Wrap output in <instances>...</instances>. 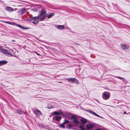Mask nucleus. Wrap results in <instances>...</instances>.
I'll return each mask as SVG.
<instances>
[{
  "mask_svg": "<svg viewBox=\"0 0 130 130\" xmlns=\"http://www.w3.org/2000/svg\"><path fill=\"white\" fill-rule=\"evenodd\" d=\"M27 20L28 21H30L31 20H33V19L32 17L28 18L27 19Z\"/></svg>",
  "mask_w": 130,
  "mask_h": 130,
  "instance_id": "a878e982",
  "label": "nucleus"
},
{
  "mask_svg": "<svg viewBox=\"0 0 130 130\" xmlns=\"http://www.w3.org/2000/svg\"><path fill=\"white\" fill-rule=\"evenodd\" d=\"M41 114V112L39 110H37L36 111L35 115L37 116H39Z\"/></svg>",
  "mask_w": 130,
  "mask_h": 130,
  "instance_id": "ddd939ff",
  "label": "nucleus"
},
{
  "mask_svg": "<svg viewBox=\"0 0 130 130\" xmlns=\"http://www.w3.org/2000/svg\"><path fill=\"white\" fill-rule=\"evenodd\" d=\"M7 63V61L4 60L0 61V66L6 64Z\"/></svg>",
  "mask_w": 130,
  "mask_h": 130,
  "instance_id": "9b49d317",
  "label": "nucleus"
},
{
  "mask_svg": "<svg viewBox=\"0 0 130 130\" xmlns=\"http://www.w3.org/2000/svg\"><path fill=\"white\" fill-rule=\"evenodd\" d=\"M87 111L88 112H89L92 113V114L96 116L97 117H100L101 118H102V117H100L99 115H98L97 114H96V113H95L93 111L89 110H87Z\"/></svg>",
  "mask_w": 130,
  "mask_h": 130,
  "instance_id": "1a4fd4ad",
  "label": "nucleus"
},
{
  "mask_svg": "<svg viewBox=\"0 0 130 130\" xmlns=\"http://www.w3.org/2000/svg\"><path fill=\"white\" fill-rule=\"evenodd\" d=\"M121 46L122 48L125 50L127 49L129 47L128 45L124 44H121Z\"/></svg>",
  "mask_w": 130,
  "mask_h": 130,
  "instance_id": "0eeeda50",
  "label": "nucleus"
},
{
  "mask_svg": "<svg viewBox=\"0 0 130 130\" xmlns=\"http://www.w3.org/2000/svg\"><path fill=\"white\" fill-rule=\"evenodd\" d=\"M46 11L44 9H42L39 12V15L38 16L39 17L43 15L42 18L39 19V21H43L44 20L47 16L45 15L46 14Z\"/></svg>",
  "mask_w": 130,
  "mask_h": 130,
  "instance_id": "f257e3e1",
  "label": "nucleus"
},
{
  "mask_svg": "<svg viewBox=\"0 0 130 130\" xmlns=\"http://www.w3.org/2000/svg\"><path fill=\"white\" fill-rule=\"evenodd\" d=\"M71 119L72 120V122L76 125L79 124L80 123L78 121L77 117L75 116H71Z\"/></svg>",
  "mask_w": 130,
  "mask_h": 130,
  "instance_id": "7ed1b4c3",
  "label": "nucleus"
},
{
  "mask_svg": "<svg viewBox=\"0 0 130 130\" xmlns=\"http://www.w3.org/2000/svg\"><path fill=\"white\" fill-rule=\"evenodd\" d=\"M68 80L69 82L71 83H75L77 84H78L79 83L78 81L76 79L74 78H69L68 79Z\"/></svg>",
  "mask_w": 130,
  "mask_h": 130,
  "instance_id": "39448f33",
  "label": "nucleus"
},
{
  "mask_svg": "<svg viewBox=\"0 0 130 130\" xmlns=\"http://www.w3.org/2000/svg\"><path fill=\"white\" fill-rule=\"evenodd\" d=\"M2 48L3 47L0 46V52H2L3 53L7 55H10L11 56H12V54L10 53L9 51L6 50L5 49L3 48Z\"/></svg>",
  "mask_w": 130,
  "mask_h": 130,
  "instance_id": "f03ea898",
  "label": "nucleus"
},
{
  "mask_svg": "<svg viewBox=\"0 0 130 130\" xmlns=\"http://www.w3.org/2000/svg\"><path fill=\"white\" fill-rule=\"evenodd\" d=\"M118 78H119V79H124V78H122V77H119V76H118Z\"/></svg>",
  "mask_w": 130,
  "mask_h": 130,
  "instance_id": "cd10ccee",
  "label": "nucleus"
},
{
  "mask_svg": "<svg viewBox=\"0 0 130 130\" xmlns=\"http://www.w3.org/2000/svg\"><path fill=\"white\" fill-rule=\"evenodd\" d=\"M12 41L13 42H15V40H12Z\"/></svg>",
  "mask_w": 130,
  "mask_h": 130,
  "instance_id": "7c9ffc66",
  "label": "nucleus"
},
{
  "mask_svg": "<svg viewBox=\"0 0 130 130\" xmlns=\"http://www.w3.org/2000/svg\"><path fill=\"white\" fill-rule=\"evenodd\" d=\"M55 27L60 30L64 29V27L63 25H56L55 26Z\"/></svg>",
  "mask_w": 130,
  "mask_h": 130,
  "instance_id": "6e6552de",
  "label": "nucleus"
},
{
  "mask_svg": "<svg viewBox=\"0 0 130 130\" xmlns=\"http://www.w3.org/2000/svg\"><path fill=\"white\" fill-rule=\"evenodd\" d=\"M59 83H61V82H59Z\"/></svg>",
  "mask_w": 130,
  "mask_h": 130,
  "instance_id": "473e14b6",
  "label": "nucleus"
},
{
  "mask_svg": "<svg viewBox=\"0 0 130 130\" xmlns=\"http://www.w3.org/2000/svg\"><path fill=\"white\" fill-rule=\"evenodd\" d=\"M110 95V93L108 92H105L102 94V97L104 99L106 100L109 98Z\"/></svg>",
  "mask_w": 130,
  "mask_h": 130,
  "instance_id": "20e7f679",
  "label": "nucleus"
},
{
  "mask_svg": "<svg viewBox=\"0 0 130 130\" xmlns=\"http://www.w3.org/2000/svg\"><path fill=\"white\" fill-rule=\"evenodd\" d=\"M94 127V125L93 124H88L86 126V128L88 130H90L92 129Z\"/></svg>",
  "mask_w": 130,
  "mask_h": 130,
  "instance_id": "423d86ee",
  "label": "nucleus"
},
{
  "mask_svg": "<svg viewBox=\"0 0 130 130\" xmlns=\"http://www.w3.org/2000/svg\"><path fill=\"white\" fill-rule=\"evenodd\" d=\"M70 125V124H69V126Z\"/></svg>",
  "mask_w": 130,
  "mask_h": 130,
  "instance_id": "72a5a7b5",
  "label": "nucleus"
},
{
  "mask_svg": "<svg viewBox=\"0 0 130 130\" xmlns=\"http://www.w3.org/2000/svg\"><path fill=\"white\" fill-rule=\"evenodd\" d=\"M16 26L17 27H18L20 28H22L23 29H29V28H26L23 27L21 26V25L20 24H16Z\"/></svg>",
  "mask_w": 130,
  "mask_h": 130,
  "instance_id": "2eb2a0df",
  "label": "nucleus"
},
{
  "mask_svg": "<svg viewBox=\"0 0 130 130\" xmlns=\"http://www.w3.org/2000/svg\"><path fill=\"white\" fill-rule=\"evenodd\" d=\"M79 128L81 130H86V129L82 125H80Z\"/></svg>",
  "mask_w": 130,
  "mask_h": 130,
  "instance_id": "4be33fe9",
  "label": "nucleus"
},
{
  "mask_svg": "<svg viewBox=\"0 0 130 130\" xmlns=\"http://www.w3.org/2000/svg\"><path fill=\"white\" fill-rule=\"evenodd\" d=\"M55 14L54 13H51L50 14L47 15V17L48 18H50L54 15Z\"/></svg>",
  "mask_w": 130,
  "mask_h": 130,
  "instance_id": "dca6fc26",
  "label": "nucleus"
},
{
  "mask_svg": "<svg viewBox=\"0 0 130 130\" xmlns=\"http://www.w3.org/2000/svg\"><path fill=\"white\" fill-rule=\"evenodd\" d=\"M39 21L37 20H36L32 22L34 24H37L38 23Z\"/></svg>",
  "mask_w": 130,
  "mask_h": 130,
  "instance_id": "5701e85b",
  "label": "nucleus"
},
{
  "mask_svg": "<svg viewBox=\"0 0 130 130\" xmlns=\"http://www.w3.org/2000/svg\"><path fill=\"white\" fill-rule=\"evenodd\" d=\"M6 9L7 10H9V12H10V11H13V9L12 8L9 7H7Z\"/></svg>",
  "mask_w": 130,
  "mask_h": 130,
  "instance_id": "6ab92c4d",
  "label": "nucleus"
},
{
  "mask_svg": "<svg viewBox=\"0 0 130 130\" xmlns=\"http://www.w3.org/2000/svg\"><path fill=\"white\" fill-rule=\"evenodd\" d=\"M31 10L33 11L36 12L37 11V9L36 8H33L31 9Z\"/></svg>",
  "mask_w": 130,
  "mask_h": 130,
  "instance_id": "393cba45",
  "label": "nucleus"
},
{
  "mask_svg": "<svg viewBox=\"0 0 130 130\" xmlns=\"http://www.w3.org/2000/svg\"><path fill=\"white\" fill-rule=\"evenodd\" d=\"M62 113V111H60L58 112L55 111L53 112V113L55 114V115H61V113Z\"/></svg>",
  "mask_w": 130,
  "mask_h": 130,
  "instance_id": "f8f14e48",
  "label": "nucleus"
},
{
  "mask_svg": "<svg viewBox=\"0 0 130 130\" xmlns=\"http://www.w3.org/2000/svg\"><path fill=\"white\" fill-rule=\"evenodd\" d=\"M38 18H39L38 16L35 17H32L33 20H35L36 19H37Z\"/></svg>",
  "mask_w": 130,
  "mask_h": 130,
  "instance_id": "bb28decb",
  "label": "nucleus"
},
{
  "mask_svg": "<svg viewBox=\"0 0 130 130\" xmlns=\"http://www.w3.org/2000/svg\"><path fill=\"white\" fill-rule=\"evenodd\" d=\"M37 54V55L38 56H39L40 55V54L38 53H36Z\"/></svg>",
  "mask_w": 130,
  "mask_h": 130,
  "instance_id": "c756f323",
  "label": "nucleus"
},
{
  "mask_svg": "<svg viewBox=\"0 0 130 130\" xmlns=\"http://www.w3.org/2000/svg\"><path fill=\"white\" fill-rule=\"evenodd\" d=\"M27 10V9H26L25 8H23L20 9L19 11L21 12V14H23L25 13Z\"/></svg>",
  "mask_w": 130,
  "mask_h": 130,
  "instance_id": "9d476101",
  "label": "nucleus"
},
{
  "mask_svg": "<svg viewBox=\"0 0 130 130\" xmlns=\"http://www.w3.org/2000/svg\"><path fill=\"white\" fill-rule=\"evenodd\" d=\"M81 121L83 124H85L87 123V120L85 119H81Z\"/></svg>",
  "mask_w": 130,
  "mask_h": 130,
  "instance_id": "a211bd4d",
  "label": "nucleus"
},
{
  "mask_svg": "<svg viewBox=\"0 0 130 130\" xmlns=\"http://www.w3.org/2000/svg\"><path fill=\"white\" fill-rule=\"evenodd\" d=\"M60 127L63 128H65V123L63 122L60 125Z\"/></svg>",
  "mask_w": 130,
  "mask_h": 130,
  "instance_id": "aec40b11",
  "label": "nucleus"
},
{
  "mask_svg": "<svg viewBox=\"0 0 130 130\" xmlns=\"http://www.w3.org/2000/svg\"><path fill=\"white\" fill-rule=\"evenodd\" d=\"M61 115L64 117H66L67 116V113L65 112H62V113H61Z\"/></svg>",
  "mask_w": 130,
  "mask_h": 130,
  "instance_id": "412c9836",
  "label": "nucleus"
},
{
  "mask_svg": "<svg viewBox=\"0 0 130 130\" xmlns=\"http://www.w3.org/2000/svg\"><path fill=\"white\" fill-rule=\"evenodd\" d=\"M55 118V120L57 121H59L61 119V117L59 116H56Z\"/></svg>",
  "mask_w": 130,
  "mask_h": 130,
  "instance_id": "f3484780",
  "label": "nucleus"
},
{
  "mask_svg": "<svg viewBox=\"0 0 130 130\" xmlns=\"http://www.w3.org/2000/svg\"><path fill=\"white\" fill-rule=\"evenodd\" d=\"M69 120H65V121L64 122H63L64 123L66 124V123H69Z\"/></svg>",
  "mask_w": 130,
  "mask_h": 130,
  "instance_id": "b1692460",
  "label": "nucleus"
},
{
  "mask_svg": "<svg viewBox=\"0 0 130 130\" xmlns=\"http://www.w3.org/2000/svg\"><path fill=\"white\" fill-rule=\"evenodd\" d=\"M47 108H53V107H52L51 106H49Z\"/></svg>",
  "mask_w": 130,
  "mask_h": 130,
  "instance_id": "c85d7f7f",
  "label": "nucleus"
},
{
  "mask_svg": "<svg viewBox=\"0 0 130 130\" xmlns=\"http://www.w3.org/2000/svg\"><path fill=\"white\" fill-rule=\"evenodd\" d=\"M126 112H124V114H126Z\"/></svg>",
  "mask_w": 130,
  "mask_h": 130,
  "instance_id": "2f4dec72",
  "label": "nucleus"
},
{
  "mask_svg": "<svg viewBox=\"0 0 130 130\" xmlns=\"http://www.w3.org/2000/svg\"><path fill=\"white\" fill-rule=\"evenodd\" d=\"M5 22L6 23L13 25H16V24L14 23L10 22L9 21H5Z\"/></svg>",
  "mask_w": 130,
  "mask_h": 130,
  "instance_id": "4468645a",
  "label": "nucleus"
}]
</instances>
